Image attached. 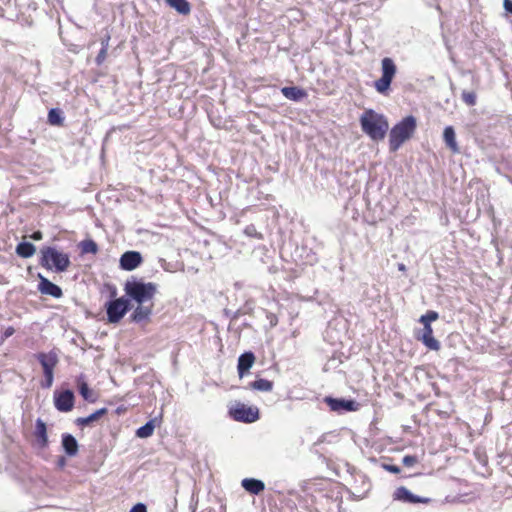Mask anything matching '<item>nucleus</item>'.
<instances>
[{
	"mask_svg": "<svg viewBox=\"0 0 512 512\" xmlns=\"http://www.w3.org/2000/svg\"><path fill=\"white\" fill-rule=\"evenodd\" d=\"M443 139H444L445 144L452 150V152H454V153L459 152V147H458V144L456 141L455 131L452 126H447L444 129Z\"/></svg>",
	"mask_w": 512,
	"mask_h": 512,
	"instance_id": "412c9836",
	"label": "nucleus"
},
{
	"mask_svg": "<svg viewBox=\"0 0 512 512\" xmlns=\"http://www.w3.org/2000/svg\"><path fill=\"white\" fill-rule=\"evenodd\" d=\"M229 415L237 422L253 423L256 421V410L241 402L229 408Z\"/></svg>",
	"mask_w": 512,
	"mask_h": 512,
	"instance_id": "6e6552de",
	"label": "nucleus"
},
{
	"mask_svg": "<svg viewBox=\"0 0 512 512\" xmlns=\"http://www.w3.org/2000/svg\"><path fill=\"white\" fill-rule=\"evenodd\" d=\"M54 406L59 412L67 413L74 408L75 395L70 389L62 391H54L53 395Z\"/></svg>",
	"mask_w": 512,
	"mask_h": 512,
	"instance_id": "0eeeda50",
	"label": "nucleus"
},
{
	"mask_svg": "<svg viewBox=\"0 0 512 512\" xmlns=\"http://www.w3.org/2000/svg\"><path fill=\"white\" fill-rule=\"evenodd\" d=\"M417 339L422 341V343L429 348L430 350H439L440 343L433 337V330L431 325L423 326V332L421 335L417 336Z\"/></svg>",
	"mask_w": 512,
	"mask_h": 512,
	"instance_id": "dca6fc26",
	"label": "nucleus"
},
{
	"mask_svg": "<svg viewBox=\"0 0 512 512\" xmlns=\"http://www.w3.org/2000/svg\"><path fill=\"white\" fill-rule=\"evenodd\" d=\"M61 446L65 454L69 457H74L78 454L79 444L77 439L69 433H64L61 436Z\"/></svg>",
	"mask_w": 512,
	"mask_h": 512,
	"instance_id": "4468645a",
	"label": "nucleus"
},
{
	"mask_svg": "<svg viewBox=\"0 0 512 512\" xmlns=\"http://www.w3.org/2000/svg\"><path fill=\"white\" fill-rule=\"evenodd\" d=\"M106 55L107 50H105V48H101L95 59L97 65H101L104 62V60L106 59Z\"/></svg>",
	"mask_w": 512,
	"mask_h": 512,
	"instance_id": "72a5a7b5",
	"label": "nucleus"
},
{
	"mask_svg": "<svg viewBox=\"0 0 512 512\" xmlns=\"http://www.w3.org/2000/svg\"><path fill=\"white\" fill-rule=\"evenodd\" d=\"M417 462V458L415 456L406 455L402 459V463L406 467H412Z\"/></svg>",
	"mask_w": 512,
	"mask_h": 512,
	"instance_id": "473e14b6",
	"label": "nucleus"
},
{
	"mask_svg": "<svg viewBox=\"0 0 512 512\" xmlns=\"http://www.w3.org/2000/svg\"><path fill=\"white\" fill-rule=\"evenodd\" d=\"M249 386H250V388H251V389H253V390H254V389H256V380H254V381L250 382V383H249Z\"/></svg>",
	"mask_w": 512,
	"mask_h": 512,
	"instance_id": "49530a36",
	"label": "nucleus"
},
{
	"mask_svg": "<svg viewBox=\"0 0 512 512\" xmlns=\"http://www.w3.org/2000/svg\"><path fill=\"white\" fill-rule=\"evenodd\" d=\"M385 469L392 472V473H398L400 472V468L395 465H386Z\"/></svg>",
	"mask_w": 512,
	"mask_h": 512,
	"instance_id": "ea45409f",
	"label": "nucleus"
},
{
	"mask_svg": "<svg viewBox=\"0 0 512 512\" xmlns=\"http://www.w3.org/2000/svg\"><path fill=\"white\" fill-rule=\"evenodd\" d=\"M143 257L138 251H126L124 252L119 260V266L124 271H133L141 265Z\"/></svg>",
	"mask_w": 512,
	"mask_h": 512,
	"instance_id": "1a4fd4ad",
	"label": "nucleus"
},
{
	"mask_svg": "<svg viewBox=\"0 0 512 512\" xmlns=\"http://www.w3.org/2000/svg\"><path fill=\"white\" fill-rule=\"evenodd\" d=\"M35 437L39 447L46 448L48 446L47 426L41 418L35 422Z\"/></svg>",
	"mask_w": 512,
	"mask_h": 512,
	"instance_id": "a211bd4d",
	"label": "nucleus"
},
{
	"mask_svg": "<svg viewBox=\"0 0 512 512\" xmlns=\"http://www.w3.org/2000/svg\"><path fill=\"white\" fill-rule=\"evenodd\" d=\"M439 317L438 313L435 311H428L425 315H422L419 319V322L423 324V326L431 325L432 321L437 320Z\"/></svg>",
	"mask_w": 512,
	"mask_h": 512,
	"instance_id": "c85d7f7f",
	"label": "nucleus"
},
{
	"mask_svg": "<svg viewBox=\"0 0 512 512\" xmlns=\"http://www.w3.org/2000/svg\"><path fill=\"white\" fill-rule=\"evenodd\" d=\"M405 269V266L403 264H400L399 265V270H404Z\"/></svg>",
	"mask_w": 512,
	"mask_h": 512,
	"instance_id": "de8ad7c7",
	"label": "nucleus"
},
{
	"mask_svg": "<svg viewBox=\"0 0 512 512\" xmlns=\"http://www.w3.org/2000/svg\"><path fill=\"white\" fill-rule=\"evenodd\" d=\"M80 248L83 253L96 254L98 252V245L92 239L83 240L80 243Z\"/></svg>",
	"mask_w": 512,
	"mask_h": 512,
	"instance_id": "bb28decb",
	"label": "nucleus"
},
{
	"mask_svg": "<svg viewBox=\"0 0 512 512\" xmlns=\"http://www.w3.org/2000/svg\"><path fill=\"white\" fill-rule=\"evenodd\" d=\"M393 499L397 501H401L404 503H428L430 501L429 498L420 497L414 495L411 491H409L406 487L401 486L398 487L393 493Z\"/></svg>",
	"mask_w": 512,
	"mask_h": 512,
	"instance_id": "9b49d317",
	"label": "nucleus"
},
{
	"mask_svg": "<svg viewBox=\"0 0 512 512\" xmlns=\"http://www.w3.org/2000/svg\"><path fill=\"white\" fill-rule=\"evenodd\" d=\"M63 112L59 108H51L48 112V123L52 126H63L64 124Z\"/></svg>",
	"mask_w": 512,
	"mask_h": 512,
	"instance_id": "393cba45",
	"label": "nucleus"
},
{
	"mask_svg": "<svg viewBox=\"0 0 512 512\" xmlns=\"http://www.w3.org/2000/svg\"><path fill=\"white\" fill-rule=\"evenodd\" d=\"M42 232L41 231H34L33 234L31 235V238L33 240H36V241H39L42 239Z\"/></svg>",
	"mask_w": 512,
	"mask_h": 512,
	"instance_id": "a19ab883",
	"label": "nucleus"
},
{
	"mask_svg": "<svg viewBox=\"0 0 512 512\" xmlns=\"http://www.w3.org/2000/svg\"><path fill=\"white\" fill-rule=\"evenodd\" d=\"M397 67L393 59L385 57L381 60V77L375 81L374 87L380 94H386L396 75Z\"/></svg>",
	"mask_w": 512,
	"mask_h": 512,
	"instance_id": "423d86ee",
	"label": "nucleus"
},
{
	"mask_svg": "<svg viewBox=\"0 0 512 512\" xmlns=\"http://www.w3.org/2000/svg\"><path fill=\"white\" fill-rule=\"evenodd\" d=\"M166 3L176 10L179 14L188 15L191 11V5L187 0H165Z\"/></svg>",
	"mask_w": 512,
	"mask_h": 512,
	"instance_id": "b1692460",
	"label": "nucleus"
},
{
	"mask_svg": "<svg viewBox=\"0 0 512 512\" xmlns=\"http://www.w3.org/2000/svg\"><path fill=\"white\" fill-rule=\"evenodd\" d=\"M242 487L251 494H256V478H245L242 480Z\"/></svg>",
	"mask_w": 512,
	"mask_h": 512,
	"instance_id": "cd10ccee",
	"label": "nucleus"
},
{
	"mask_svg": "<svg viewBox=\"0 0 512 512\" xmlns=\"http://www.w3.org/2000/svg\"><path fill=\"white\" fill-rule=\"evenodd\" d=\"M476 94L472 91H463L462 92V100L469 106H474L476 104Z\"/></svg>",
	"mask_w": 512,
	"mask_h": 512,
	"instance_id": "c756f323",
	"label": "nucleus"
},
{
	"mask_svg": "<svg viewBox=\"0 0 512 512\" xmlns=\"http://www.w3.org/2000/svg\"><path fill=\"white\" fill-rule=\"evenodd\" d=\"M129 512H147V507L144 503L135 504Z\"/></svg>",
	"mask_w": 512,
	"mask_h": 512,
	"instance_id": "f704fd0d",
	"label": "nucleus"
},
{
	"mask_svg": "<svg viewBox=\"0 0 512 512\" xmlns=\"http://www.w3.org/2000/svg\"><path fill=\"white\" fill-rule=\"evenodd\" d=\"M107 322L111 324L119 323L126 313L131 309L130 299L126 297H119L110 299L104 305Z\"/></svg>",
	"mask_w": 512,
	"mask_h": 512,
	"instance_id": "39448f33",
	"label": "nucleus"
},
{
	"mask_svg": "<svg viewBox=\"0 0 512 512\" xmlns=\"http://www.w3.org/2000/svg\"><path fill=\"white\" fill-rule=\"evenodd\" d=\"M54 381V373L44 374V380L41 382V387L44 389H49Z\"/></svg>",
	"mask_w": 512,
	"mask_h": 512,
	"instance_id": "2f4dec72",
	"label": "nucleus"
},
{
	"mask_svg": "<svg viewBox=\"0 0 512 512\" xmlns=\"http://www.w3.org/2000/svg\"><path fill=\"white\" fill-rule=\"evenodd\" d=\"M244 233L249 236V237H254L256 236V227L251 224V225H248L245 229H244Z\"/></svg>",
	"mask_w": 512,
	"mask_h": 512,
	"instance_id": "c9c22d12",
	"label": "nucleus"
},
{
	"mask_svg": "<svg viewBox=\"0 0 512 512\" xmlns=\"http://www.w3.org/2000/svg\"><path fill=\"white\" fill-rule=\"evenodd\" d=\"M255 361L254 353L249 351L241 354L238 358L237 370L240 378H243L249 369L253 366Z\"/></svg>",
	"mask_w": 512,
	"mask_h": 512,
	"instance_id": "f3484780",
	"label": "nucleus"
},
{
	"mask_svg": "<svg viewBox=\"0 0 512 512\" xmlns=\"http://www.w3.org/2000/svg\"><path fill=\"white\" fill-rule=\"evenodd\" d=\"M38 277H39L38 290L40 291V293H42L44 295L52 296L57 299L62 297L63 292H62V289L58 285L54 284L53 282H51L49 279H47L46 277H44L41 274H39Z\"/></svg>",
	"mask_w": 512,
	"mask_h": 512,
	"instance_id": "f8f14e48",
	"label": "nucleus"
},
{
	"mask_svg": "<svg viewBox=\"0 0 512 512\" xmlns=\"http://www.w3.org/2000/svg\"><path fill=\"white\" fill-rule=\"evenodd\" d=\"M110 296H111L112 299L116 298V296H117V289H116L115 286L111 287Z\"/></svg>",
	"mask_w": 512,
	"mask_h": 512,
	"instance_id": "c03bdc74",
	"label": "nucleus"
},
{
	"mask_svg": "<svg viewBox=\"0 0 512 512\" xmlns=\"http://www.w3.org/2000/svg\"><path fill=\"white\" fill-rule=\"evenodd\" d=\"M416 129V118L407 116L397 123L389 134V146L392 152L397 151L401 145L411 138Z\"/></svg>",
	"mask_w": 512,
	"mask_h": 512,
	"instance_id": "20e7f679",
	"label": "nucleus"
},
{
	"mask_svg": "<svg viewBox=\"0 0 512 512\" xmlns=\"http://www.w3.org/2000/svg\"><path fill=\"white\" fill-rule=\"evenodd\" d=\"M36 247L31 242L22 241L16 246V253L22 258H30L34 255Z\"/></svg>",
	"mask_w": 512,
	"mask_h": 512,
	"instance_id": "5701e85b",
	"label": "nucleus"
},
{
	"mask_svg": "<svg viewBox=\"0 0 512 512\" xmlns=\"http://www.w3.org/2000/svg\"><path fill=\"white\" fill-rule=\"evenodd\" d=\"M126 299L135 301L137 304H145L152 301L157 285L152 282H145L142 278L131 276L124 284Z\"/></svg>",
	"mask_w": 512,
	"mask_h": 512,
	"instance_id": "f03ea898",
	"label": "nucleus"
},
{
	"mask_svg": "<svg viewBox=\"0 0 512 512\" xmlns=\"http://www.w3.org/2000/svg\"><path fill=\"white\" fill-rule=\"evenodd\" d=\"M281 91L287 99L293 101H300L307 96V93L298 87H284Z\"/></svg>",
	"mask_w": 512,
	"mask_h": 512,
	"instance_id": "4be33fe9",
	"label": "nucleus"
},
{
	"mask_svg": "<svg viewBox=\"0 0 512 512\" xmlns=\"http://www.w3.org/2000/svg\"><path fill=\"white\" fill-rule=\"evenodd\" d=\"M109 40H110V35L109 34H106L102 39H101V48H105V50H108V46H109Z\"/></svg>",
	"mask_w": 512,
	"mask_h": 512,
	"instance_id": "58836bf2",
	"label": "nucleus"
},
{
	"mask_svg": "<svg viewBox=\"0 0 512 512\" xmlns=\"http://www.w3.org/2000/svg\"><path fill=\"white\" fill-rule=\"evenodd\" d=\"M267 319L269 320L270 327H274L278 323L276 315L272 313L267 314Z\"/></svg>",
	"mask_w": 512,
	"mask_h": 512,
	"instance_id": "4c0bfd02",
	"label": "nucleus"
},
{
	"mask_svg": "<svg viewBox=\"0 0 512 512\" xmlns=\"http://www.w3.org/2000/svg\"><path fill=\"white\" fill-rule=\"evenodd\" d=\"M264 487H265L264 483L262 481L258 480V492L264 490Z\"/></svg>",
	"mask_w": 512,
	"mask_h": 512,
	"instance_id": "a18cd8bd",
	"label": "nucleus"
},
{
	"mask_svg": "<svg viewBox=\"0 0 512 512\" xmlns=\"http://www.w3.org/2000/svg\"><path fill=\"white\" fill-rule=\"evenodd\" d=\"M35 358L40 363L43 374H50L54 373V369L58 364V356L57 353L54 351H50L48 353L45 352H39L35 354Z\"/></svg>",
	"mask_w": 512,
	"mask_h": 512,
	"instance_id": "9d476101",
	"label": "nucleus"
},
{
	"mask_svg": "<svg viewBox=\"0 0 512 512\" xmlns=\"http://www.w3.org/2000/svg\"><path fill=\"white\" fill-rule=\"evenodd\" d=\"M504 8L512 14V2L510 0H504Z\"/></svg>",
	"mask_w": 512,
	"mask_h": 512,
	"instance_id": "79ce46f5",
	"label": "nucleus"
},
{
	"mask_svg": "<svg viewBox=\"0 0 512 512\" xmlns=\"http://www.w3.org/2000/svg\"><path fill=\"white\" fill-rule=\"evenodd\" d=\"M155 421H156V418H153V419L147 421L141 427H139L136 430V433H135L136 436L141 439L150 437L153 434L154 429H155Z\"/></svg>",
	"mask_w": 512,
	"mask_h": 512,
	"instance_id": "a878e982",
	"label": "nucleus"
},
{
	"mask_svg": "<svg viewBox=\"0 0 512 512\" xmlns=\"http://www.w3.org/2000/svg\"><path fill=\"white\" fill-rule=\"evenodd\" d=\"M273 383L269 380L258 379V391H270Z\"/></svg>",
	"mask_w": 512,
	"mask_h": 512,
	"instance_id": "7c9ffc66",
	"label": "nucleus"
},
{
	"mask_svg": "<svg viewBox=\"0 0 512 512\" xmlns=\"http://www.w3.org/2000/svg\"><path fill=\"white\" fill-rule=\"evenodd\" d=\"M325 402L330 407V409L335 412L356 410V403L352 400L326 397Z\"/></svg>",
	"mask_w": 512,
	"mask_h": 512,
	"instance_id": "ddd939ff",
	"label": "nucleus"
},
{
	"mask_svg": "<svg viewBox=\"0 0 512 512\" xmlns=\"http://www.w3.org/2000/svg\"><path fill=\"white\" fill-rule=\"evenodd\" d=\"M40 265L47 270H55L58 273L64 272L71 264L67 253L57 250L55 247H44L40 251Z\"/></svg>",
	"mask_w": 512,
	"mask_h": 512,
	"instance_id": "7ed1b4c3",
	"label": "nucleus"
},
{
	"mask_svg": "<svg viewBox=\"0 0 512 512\" xmlns=\"http://www.w3.org/2000/svg\"><path fill=\"white\" fill-rule=\"evenodd\" d=\"M78 391L83 399L89 403H94L96 401V396L94 392L89 388L88 383L85 380L84 375H80L77 378Z\"/></svg>",
	"mask_w": 512,
	"mask_h": 512,
	"instance_id": "6ab92c4d",
	"label": "nucleus"
},
{
	"mask_svg": "<svg viewBox=\"0 0 512 512\" xmlns=\"http://www.w3.org/2000/svg\"><path fill=\"white\" fill-rule=\"evenodd\" d=\"M58 466L60 468H63L65 465H66V459L65 457L61 456L59 459H58V462H57Z\"/></svg>",
	"mask_w": 512,
	"mask_h": 512,
	"instance_id": "37998d69",
	"label": "nucleus"
},
{
	"mask_svg": "<svg viewBox=\"0 0 512 512\" xmlns=\"http://www.w3.org/2000/svg\"><path fill=\"white\" fill-rule=\"evenodd\" d=\"M362 131L373 141L383 140L389 129L387 118L372 109L365 110L360 116Z\"/></svg>",
	"mask_w": 512,
	"mask_h": 512,
	"instance_id": "f257e3e1",
	"label": "nucleus"
},
{
	"mask_svg": "<svg viewBox=\"0 0 512 512\" xmlns=\"http://www.w3.org/2000/svg\"><path fill=\"white\" fill-rule=\"evenodd\" d=\"M107 411L108 410L105 407L100 408L86 417L77 418L75 420V423L77 426H81V427L89 426L90 424H92L93 422L99 420L102 416H104L107 413Z\"/></svg>",
	"mask_w": 512,
	"mask_h": 512,
	"instance_id": "aec40b11",
	"label": "nucleus"
},
{
	"mask_svg": "<svg viewBox=\"0 0 512 512\" xmlns=\"http://www.w3.org/2000/svg\"><path fill=\"white\" fill-rule=\"evenodd\" d=\"M152 308L153 303H150L149 305H146V303L138 304L130 315V320L135 323H141L143 321L149 320L152 314Z\"/></svg>",
	"mask_w": 512,
	"mask_h": 512,
	"instance_id": "2eb2a0df",
	"label": "nucleus"
},
{
	"mask_svg": "<svg viewBox=\"0 0 512 512\" xmlns=\"http://www.w3.org/2000/svg\"><path fill=\"white\" fill-rule=\"evenodd\" d=\"M15 333V329L12 326H8L3 332V338L7 339Z\"/></svg>",
	"mask_w": 512,
	"mask_h": 512,
	"instance_id": "e433bc0d",
	"label": "nucleus"
}]
</instances>
